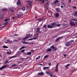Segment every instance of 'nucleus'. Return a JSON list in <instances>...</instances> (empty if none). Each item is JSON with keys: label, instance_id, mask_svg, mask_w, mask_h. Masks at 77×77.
Segmentation results:
<instances>
[{"label": "nucleus", "instance_id": "obj_59", "mask_svg": "<svg viewBox=\"0 0 77 77\" xmlns=\"http://www.w3.org/2000/svg\"><path fill=\"white\" fill-rule=\"evenodd\" d=\"M5 42V43H7V42Z\"/></svg>", "mask_w": 77, "mask_h": 77}, {"label": "nucleus", "instance_id": "obj_30", "mask_svg": "<svg viewBox=\"0 0 77 77\" xmlns=\"http://www.w3.org/2000/svg\"><path fill=\"white\" fill-rule=\"evenodd\" d=\"M61 25L60 24H58L57 25H56V26H57V27H60Z\"/></svg>", "mask_w": 77, "mask_h": 77}, {"label": "nucleus", "instance_id": "obj_43", "mask_svg": "<svg viewBox=\"0 0 77 77\" xmlns=\"http://www.w3.org/2000/svg\"><path fill=\"white\" fill-rule=\"evenodd\" d=\"M69 2L70 3H71V0H69Z\"/></svg>", "mask_w": 77, "mask_h": 77}, {"label": "nucleus", "instance_id": "obj_21", "mask_svg": "<svg viewBox=\"0 0 77 77\" xmlns=\"http://www.w3.org/2000/svg\"><path fill=\"white\" fill-rule=\"evenodd\" d=\"M26 47L25 46H23L20 48V50H21V49H23V48H25Z\"/></svg>", "mask_w": 77, "mask_h": 77}, {"label": "nucleus", "instance_id": "obj_1", "mask_svg": "<svg viewBox=\"0 0 77 77\" xmlns=\"http://www.w3.org/2000/svg\"><path fill=\"white\" fill-rule=\"evenodd\" d=\"M56 23H53L50 24L51 25V26L50 25H48L47 26L48 28H49V29L53 28L54 26V25L56 24Z\"/></svg>", "mask_w": 77, "mask_h": 77}, {"label": "nucleus", "instance_id": "obj_44", "mask_svg": "<svg viewBox=\"0 0 77 77\" xmlns=\"http://www.w3.org/2000/svg\"><path fill=\"white\" fill-rule=\"evenodd\" d=\"M21 52L23 53V52H24V50H23L21 51Z\"/></svg>", "mask_w": 77, "mask_h": 77}, {"label": "nucleus", "instance_id": "obj_31", "mask_svg": "<svg viewBox=\"0 0 77 77\" xmlns=\"http://www.w3.org/2000/svg\"><path fill=\"white\" fill-rule=\"evenodd\" d=\"M36 38H30V39H29V40H32V39H36Z\"/></svg>", "mask_w": 77, "mask_h": 77}, {"label": "nucleus", "instance_id": "obj_35", "mask_svg": "<svg viewBox=\"0 0 77 77\" xmlns=\"http://www.w3.org/2000/svg\"><path fill=\"white\" fill-rule=\"evenodd\" d=\"M39 1H41L42 3H44V0H39Z\"/></svg>", "mask_w": 77, "mask_h": 77}, {"label": "nucleus", "instance_id": "obj_16", "mask_svg": "<svg viewBox=\"0 0 77 77\" xmlns=\"http://www.w3.org/2000/svg\"><path fill=\"white\" fill-rule=\"evenodd\" d=\"M49 68V67H45L43 68V69L44 70L48 69Z\"/></svg>", "mask_w": 77, "mask_h": 77}, {"label": "nucleus", "instance_id": "obj_48", "mask_svg": "<svg viewBox=\"0 0 77 77\" xmlns=\"http://www.w3.org/2000/svg\"><path fill=\"white\" fill-rule=\"evenodd\" d=\"M73 8H74V9H76V8H77V7H74Z\"/></svg>", "mask_w": 77, "mask_h": 77}, {"label": "nucleus", "instance_id": "obj_34", "mask_svg": "<svg viewBox=\"0 0 77 77\" xmlns=\"http://www.w3.org/2000/svg\"><path fill=\"white\" fill-rule=\"evenodd\" d=\"M23 44H28V42H23Z\"/></svg>", "mask_w": 77, "mask_h": 77}, {"label": "nucleus", "instance_id": "obj_26", "mask_svg": "<svg viewBox=\"0 0 77 77\" xmlns=\"http://www.w3.org/2000/svg\"><path fill=\"white\" fill-rule=\"evenodd\" d=\"M13 42H18V40H16V39H14V40L13 41Z\"/></svg>", "mask_w": 77, "mask_h": 77}, {"label": "nucleus", "instance_id": "obj_12", "mask_svg": "<svg viewBox=\"0 0 77 77\" xmlns=\"http://www.w3.org/2000/svg\"><path fill=\"white\" fill-rule=\"evenodd\" d=\"M6 66L5 65L0 68V70H2V69H4Z\"/></svg>", "mask_w": 77, "mask_h": 77}, {"label": "nucleus", "instance_id": "obj_13", "mask_svg": "<svg viewBox=\"0 0 77 77\" xmlns=\"http://www.w3.org/2000/svg\"><path fill=\"white\" fill-rule=\"evenodd\" d=\"M44 20V18H42L41 19H38V20L39 21H43Z\"/></svg>", "mask_w": 77, "mask_h": 77}, {"label": "nucleus", "instance_id": "obj_33", "mask_svg": "<svg viewBox=\"0 0 77 77\" xmlns=\"http://www.w3.org/2000/svg\"><path fill=\"white\" fill-rule=\"evenodd\" d=\"M20 60H24V58H20Z\"/></svg>", "mask_w": 77, "mask_h": 77}, {"label": "nucleus", "instance_id": "obj_36", "mask_svg": "<svg viewBox=\"0 0 77 77\" xmlns=\"http://www.w3.org/2000/svg\"><path fill=\"white\" fill-rule=\"evenodd\" d=\"M17 57V56H15L10 57V58H14V57Z\"/></svg>", "mask_w": 77, "mask_h": 77}, {"label": "nucleus", "instance_id": "obj_53", "mask_svg": "<svg viewBox=\"0 0 77 77\" xmlns=\"http://www.w3.org/2000/svg\"><path fill=\"white\" fill-rule=\"evenodd\" d=\"M63 55H64V57H66V54H64Z\"/></svg>", "mask_w": 77, "mask_h": 77}, {"label": "nucleus", "instance_id": "obj_41", "mask_svg": "<svg viewBox=\"0 0 77 77\" xmlns=\"http://www.w3.org/2000/svg\"><path fill=\"white\" fill-rule=\"evenodd\" d=\"M14 36H19V35L17 34H15L14 35Z\"/></svg>", "mask_w": 77, "mask_h": 77}, {"label": "nucleus", "instance_id": "obj_18", "mask_svg": "<svg viewBox=\"0 0 77 77\" xmlns=\"http://www.w3.org/2000/svg\"><path fill=\"white\" fill-rule=\"evenodd\" d=\"M6 53L7 54H9V55H10L11 54H12V52H7Z\"/></svg>", "mask_w": 77, "mask_h": 77}, {"label": "nucleus", "instance_id": "obj_47", "mask_svg": "<svg viewBox=\"0 0 77 77\" xmlns=\"http://www.w3.org/2000/svg\"><path fill=\"white\" fill-rule=\"evenodd\" d=\"M38 59H39V58H38V57H37L36 58V60H38Z\"/></svg>", "mask_w": 77, "mask_h": 77}, {"label": "nucleus", "instance_id": "obj_55", "mask_svg": "<svg viewBox=\"0 0 77 77\" xmlns=\"http://www.w3.org/2000/svg\"><path fill=\"white\" fill-rule=\"evenodd\" d=\"M49 65H51V63H49Z\"/></svg>", "mask_w": 77, "mask_h": 77}, {"label": "nucleus", "instance_id": "obj_27", "mask_svg": "<svg viewBox=\"0 0 77 77\" xmlns=\"http://www.w3.org/2000/svg\"><path fill=\"white\" fill-rule=\"evenodd\" d=\"M15 66H16V64H14L12 65V66L10 67V68H12V67H14Z\"/></svg>", "mask_w": 77, "mask_h": 77}, {"label": "nucleus", "instance_id": "obj_39", "mask_svg": "<svg viewBox=\"0 0 77 77\" xmlns=\"http://www.w3.org/2000/svg\"><path fill=\"white\" fill-rule=\"evenodd\" d=\"M58 65H59V64H58L57 65H56V68H57L58 67Z\"/></svg>", "mask_w": 77, "mask_h": 77}, {"label": "nucleus", "instance_id": "obj_8", "mask_svg": "<svg viewBox=\"0 0 77 77\" xmlns=\"http://www.w3.org/2000/svg\"><path fill=\"white\" fill-rule=\"evenodd\" d=\"M50 48H51L52 49H53V50H54L55 51H56L57 50V49L54 46L52 45L50 47Z\"/></svg>", "mask_w": 77, "mask_h": 77}, {"label": "nucleus", "instance_id": "obj_62", "mask_svg": "<svg viewBox=\"0 0 77 77\" xmlns=\"http://www.w3.org/2000/svg\"><path fill=\"white\" fill-rule=\"evenodd\" d=\"M20 13L21 14V12H20Z\"/></svg>", "mask_w": 77, "mask_h": 77}, {"label": "nucleus", "instance_id": "obj_4", "mask_svg": "<svg viewBox=\"0 0 77 77\" xmlns=\"http://www.w3.org/2000/svg\"><path fill=\"white\" fill-rule=\"evenodd\" d=\"M71 44V42H67L66 43V45L67 46V47H69Z\"/></svg>", "mask_w": 77, "mask_h": 77}, {"label": "nucleus", "instance_id": "obj_60", "mask_svg": "<svg viewBox=\"0 0 77 77\" xmlns=\"http://www.w3.org/2000/svg\"><path fill=\"white\" fill-rule=\"evenodd\" d=\"M37 17H35V18H37Z\"/></svg>", "mask_w": 77, "mask_h": 77}, {"label": "nucleus", "instance_id": "obj_50", "mask_svg": "<svg viewBox=\"0 0 77 77\" xmlns=\"http://www.w3.org/2000/svg\"><path fill=\"white\" fill-rule=\"evenodd\" d=\"M0 57H2V55H1V54H0Z\"/></svg>", "mask_w": 77, "mask_h": 77}, {"label": "nucleus", "instance_id": "obj_32", "mask_svg": "<svg viewBox=\"0 0 77 77\" xmlns=\"http://www.w3.org/2000/svg\"><path fill=\"white\" fill-rule=\"evenodd\" d=\"M56 11H57L58 12H59V10L58 8H56Z\"/></svg>", "mask_w": 77, "mask_h": 77}, {"label": "nucleus", "instance_id": "obj_22", "mask_svg": "<svg viewBox=\"0 0 77 77\" xmlns=\"http://www.w3.org/2000/svg\"><path fill=\"white\" fill-rule=\"evenodd\" d=\"M25 9H26V7H23L22 8V10L25 11Z\"/></svg>", "mask_w": 77, "mask_h": 77}, {"label": "nucleus", "instance_id": "obj_10", "mask_svg": "<svg viewBox=\"0 0 77 77\" xmlns=\"http://www.w3.org/2000/svg\"><path fill=\"white\" fill-rule=\"evenodd\" d=\"M73 14V15H74V16H75V17H77V11H74Z\"/></svg>", "mask_w": 77, "mask_h": 77}, {"label": "nucleus", "instance_id": "obj_38", "mask_svg": "<svg viewBox=\"0 0 77 77\" xmlns=\"http://www.w3.org/2000/svg\"><path fill=\"white\" fill-rule=\"evenodd\" d=\"M56 2H59V1L57 0H56L54 2V3H56Z\"/></svg>", "mask_w": 77, "mask_h": 77}, {"label": "nucleus", "instance_id": "obj_52", "mask_svg": "<svg viewBox=\"0 0 77 77\" xmlns=\"http://www.w3.org/2000/svg\"><path fill=\"white\" fill-rule=\"evenodd\" d=\"M17 63H21V62L20 61H17Z\"/></svg>", "mask_w": 77, "mask_h": 77}, {"label": "nucleus", "instance_id": "obj_5", "mask_svg": "<svg viewBox=\"0 0 77 77\" xmlns=\"http://www.w3.org/2000/svg\"><path fill=\"white\" fill-rule=\"evenodd\" d=\"M17 5L19 6H21V3L20 0H18V1L17 2Z\"/></svg>", "mask_w": 77, "mask_h": 77}, {"label": "nucleus", "instance_id": "obj_6", "mask_svg": "<svg viewBox=\"0 0 77 77\" xmlns=\"http://www.w3.org/2000/svg\"><path fill=\"white\" fill-rule=\"evenodd\" d=\"M10 20V19H7L6 18L5 19V24H6V23H9V21H9Z\"/></svg>", "mask_w": 77, "mask_h": 77}, {"label": "nucleus", "instance_id": "obj_45", "mask_svg": "<svg viewBox=\"0 0 77 77\" xmlns=\"http://www.w3.org/2000/svg\"><path fill=\"white\" fill-rule=\"evenodd\" d=\"M63 5H64V6H66V4L63 3Z\"/></svg>", "mask_w": 77, "mask_h": 77}, {"label": "nucleus", "instance_id": "obj_17", "mask_svg": "<svg viewBox=\"0 0 77 77\" xmlns=\"http://www.w3.org/2000/svg\"><path fill=\"white\" fill-rule=\"evenodd\" d=\"M42 74H44V72H41L38 73V75H42Z\"/></svg>", "mask_w": 77, "mask_h": 77}, {"label": "nucleus", "instance_id": "obj_46", "mask_svg": "<svg viewBox=\"0 0 77 77\" xmlns=\"http://www.w3.org/2000/svg\"><path fill=\"white\" fill-rule=\"evenodd\" d=\"M70 42L72 43V42H74V40H71Z\"/></svg>", "mask_w": 77, "mask_h": 77}, {"label": "nucleus", "instance_id": "obj_25", "mask_svg": "<svg viewBox=\"0 0 77 77\" xmlns=\"http://www.w3.org/2000/svg\"><path fill=\"white\" fill-rule=\"evenodd\" d=\"M70 66V64H67L66 65L65 67L66 68H67V66Z\"/></svg>", "mask_w": 77, "mask_h": 77}, {"label": "nucleus", "instance_id": "obj_9", "mask_svg": "<svg viewBox=\"0 0 77 77\" xmlns=\"http://www.w3.org/2000/svg\"><path fill=\"white\" fill-rule=\"evenodd\" d=\"M54 15L55 17H56V18H57L59 17V14L57 13H56L54 14Z\"/></svg>", "mask_w": 77, "mask_h": 77}, {"label": "nucleus", "instance_id": "obj_14", "mask_svg": "<svg viewBox=\"0 0 77 77\" xmlns=\"http://www.w3.org/2000/svg\"><path fill=\"white\" fill-rule=\"evenodd\" d=\"M36 30L37 32H39L40 31V29L39 27H38L37 28Z\"/></svg>", "mask_w": 77, "mask_h": 77}, {"label": "nucleus", "instance_id": "obj_64", "mask_svg": "<svg viewBox=\"0 0 77 77\" xmlns=\"http://www.w3.org/2000/svg\"><path fill=\"white\" fill-rule=\"evenodd\" d=\"M36 1H37V0H35Z\"/></svg>", "mask_w": 77, "mask_h": 77}, {"label": "nucleus", "instance_id": "obj_40", "mask_svg": "<svg viewBox=\"0 0 77 77\" xmlns=\"http://www.w3.org/2000/svg\"><path fill=\"white\" fill-rule=\"evenodd\" d=\"M11 12H14V9L11 10Z\"/></svg>", "mask_w": 77, "mask_h": 77}, {"label": "nucleus", "instance_id": "obj_19", "mask_svg": "<svg viewBox=\"0 0 77 77\" xmlns=\"http://www.w3.org/2000/svg\"><path fill=\"white\" fill-rule=\"evenodd\" d=\"M31 54H32V52H29L27 53V55H30Z\"/></svg>", "mask_w": 77, "mask_h": 77}, {"label": "nucleus", "instance_id": "obj_51", "mask_svg": "<svg viewBox=\"0 0 77 77\" xmlns=\"http://www.w3.org/2000/svg\"><path fill=\"white\" fill-rule=\"evenodd\" d=\"M55 37L56 38V36H54V37H53V38H55Z\"/></svg>", "mask_w": 77, "mask_h": 77}, {"label": "nucleus", "instance_id": "obj_20", "mask_svg": "<svg viewBox=\"0 0 77 77\" xmlns=\"http://www.w3.org/2000/svg\"><path fill=\"white\" fill-rule=\"evenodd\" d=\"M7 10H8V9H7V8H4L2 9V11H7Z\"/></svg>", "mask_w": 77, "mask_h": 77}, {"label": "nucleus", "instance_id": "obj_49", "mask_svg": "<svg viewBox=\"0 0 77 77\" xmlns=\"http://www.w3.org/2000/svg\"><path fill=\"white\" fill-rule=\"evenodd\" d=\"M8 61H6L5 63V64H6V63H8Z\"/></svg>", "mask_w": 77, "mask_h": 77}, {"label": "nucleus", "instance_id": "obj_63", "mask_svg": "<svg viewBox=\"0 0 77 77\" xmlns=\"http://www.w3.org/2000/svg\"><path fill=\"white\" fill-rule=\"evenodd\" d=\"M1 26V25L0 24V26Z\"/></svg>", "mask_w": 77, "mask_h": 77}, {"label": "nucleus", "instance_id": "obj_61", "mask_svg": "<svg viewBox=\"0 0 77 77\" xmlns=\"http://www.w3.org/2000/svg\"><path fill=\"white\" fill-rule=\"evenodd\" d=\"M75 38H77V36L76 37H75Z\"/></svg>", "mask_w": 77, "mask_h": 77}, {"label": "nucleus", "instance_id": "obj_3", "mask_svg": "<svg viewBox=\"0 0 77 77\" xmlns=\"http://www.w3.org/2000/svg\"><path fill=\"white\" fill-rule=\"evenodd\" d=\"M72 21H77V19H73L71 20L70 24L74 26V22H72Z\"/></svg>", "mask_w": 77, "mask_h": 77}, {"label": "nucleus", "instance_id": "obj_15", "mask_svg": "<svg viewBox=\"0 0 77 77\" xmlns=\"http://www.w3.org/2000/svg\"><path fill=\"white\" fill-rule=\"evenodd\" d=\"M39 32L37 33L36 34L34 35V36H35V38H38V34H39Z\"/></svg>", "mask_w": 77, "mask_h": 77}, {"label": "nucleus", "instance_id": "obj_11", "mask_svg": "<svg viewBox=\"0 0 77 77\" xmlns=\"http://www.w3.org/2000/svg\"><path fill=\"white\" fill-rule=\"evenodd\" d=\"M60 38H62V37H59L58 38H57L56 40L55 41L56 42H57V41H59V39H60Z\"/></svg>", "mask_w": 77, "mask_h": 77}, {"label": "nucleus", "instance_id": "obj_42", "mask_svg": "<svg viewBox=\"0 0 77 77\" xmlns=\"http://www.w3.org/2000/svg\"><path fill=\"white\" fill-rule=\"evenodd\" d=\"M28 5H29V6H31V3H29Z\"/></svg>", "mask_w": 77, "mask_h": 77}, {"label": "nucleus", "instance_id": "obj_57", "mask_svg": "<svg viewBox=\"0 0 77 77\" xmlns=\"http://www.w3.org/2000/svg\"><path fill=\"white\" fill-rule=\"evenodd\" d=\"M38 59H39V58H40V57H38Z\"/></svg>", "mask_w": 77, "mask_h": 77}, {"label": "nucleus", "instance_id": "obj_58", "mask_svg": "<svg viewBox=\"0 0 77 77\" xmlns=\"http://www.w3.org/2000/svg\"><path fill=\"white\" fill-rule=\"evenodd\" d=\"M13 19H15V17H13Z\"/></svg>", "mask_w": 77, "mask_h": 77}, {"label": "nucleus", "instance_id": "obj_37", "mask_svg": "<svg viewBox=\"0 0 77 77\" xmlns=\"http://www.w3.org/2000/svg\"><path fill=\"white\" fill-rule=\"evenodd\" d=\"M57 70H58V69H57V68H55V71L57 72Z\"/></svg>", "mask_w": 77, "mask_h": 77}, {"label": "nucleus", "instance_id": "obj_7", "mask_svg": "<svg viewBox=\"0 0 77 77\" xmlns=\"http://www.w3.org/2000/svg\"><path fill=\"white\" fill-rule=\"evenodd\" d=\"M51 50H52V49L51 48H49L46 51L47 53H48V52H51Z\"/></svg>", "mask_w": 77, "mask_h": 77}, {"label": "nucleus", "instance_id": "obj_56", "mask_svg": "<svg viewBox=\"0 0 77 77\" xmlns=\"http://www.w3.org/2000/svg\"><path fill=\"white\" fill-rule=\"evenodd\" d=\"M61 7L62 8H63V6L61 5Z\"/></svg>", "mask_w": 77, "mask_h": 77}, {"label": "nucleus", "instance_id": "obj_54", "mask_svg": "<svg viewBox=\"0 0 77 77\" xmlns=\"http://www.w3.org/2000/svg\"><path fill=\"white\" fill-rule=\"evenodd\" d=\"M49 75H50L51 76V77H52V75L50 73V74H49Z\"/></svg>", "mask_w": 77, "mask_h": 77}, {"label": "nucleus", "instance_id": "obj_28", "mask_svg": "<svg viewBox=\"0 0 77 77\" xmlns=\"http://www.w3.org/2000/svg\"><path fill=\"white\" fill-rule=\"evenodd\" d=\"M46 74H50V72L49 71H46Z\"/></svg>", "mask_w": 77, "mask_h": 77}, {"label": "nucleus", "instance_id": "obj_24", "mask_svg": "<svg viewBox=\"0 0 77 77\" xmlns=\"http://www.w3.org/2000/svg\"><path fill=\"white\" fill-rule=\"evenodd\" d=\"M2 47H3V48H8V47L6 46H3Z\"/></svg>", "mask_w": 77, "mask_h": 77}, {"label": "nucleus", "instance_id": "obj_23", "mask_svg": "<svg viewBox=\"0 0 77 77\" xmlns=\"http://www.w3.org/2000/svg\"><path fill=\"white\" fill-rule=\"evenodd\" d=\"M48 57V55H47L45 56L44 58V59H46V58H47Z\"/></svg>", "mask_w": 77, "mask_h": 77}, {"label": "nucleus", "instance_id": "obj_29", "mask_svg": "<svg viewBox=\"0 0 77 77\" xmlns=\"http://www.w3.org/2000/svg\"><path fill=\"white\" fill-rule=\"evenodd\" d=\"M44 28H45V29H47V25H45L43 26Z\"/></svg>", "mask_w": 77, "mask_h": 77}, {"label": "nucleus", "instance_id": "obj_2", "mask_svg": "<svg viewBox=\"0 0 77 77\" xmlns=\"http://www.w3.org/2000/svg\"><path fill=\"white\" fill-rule=\"evenodd\" d=\"M32 35L30 34H29L28 35H27L26 37L24 38H23V39L24 41H25V39H28L29 37H32Z\"/></svg>", "mask_w": 77, "mask_h": 77}]
</instances>
